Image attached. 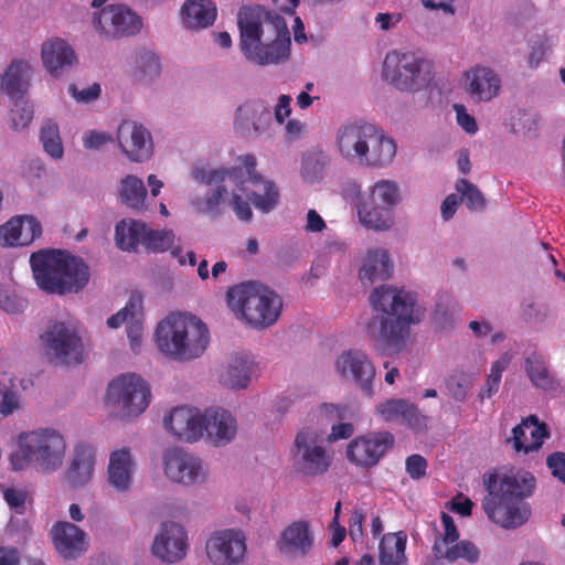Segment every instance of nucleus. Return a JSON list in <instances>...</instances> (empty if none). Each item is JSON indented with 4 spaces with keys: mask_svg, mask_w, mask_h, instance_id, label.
Returning <instances> with one entry per match:
<instances>
[{
    "mask_svg": "<svg viewBox=\"0 0 565 565\" xmlns=\"http://www.w3.org/2000/svg\"><path fill=\"white\" fill-rule=\"evenodd\" d=\"M239 46L258 65L279 64L289 58L290 33L280 14L262 6H246L237 14Z\"/></svg>",
    "mask_w": 565,
    "mask_h": 565,
    "instance_id": "f257e3e1",
    "label": "nucleus"
},
{
    "mask_svg": "<svg viewBox=\"0 0 565 565\" xmlns=\"http://www.w3.org/2000/svg\"><path fill=\"white\" fill-rule=\"evenodd\" d=\"M488 494L482 508L493 523L503 529H515L524 524L531 514L525 499L532 495L535 478L527 471L491 473L483 480Z\"/></svg>",
    "mask_w": 565,
    "mask_h": 565,
    "instance_id": "f03ea898",
    "label": "nucleus"
},
{
    "mask_svg": "<svg viewBox=\"0 0 565 565\" xmlns=\"http://www.w3.org/2000/svg\"><path fill=\"white\" fill-rule=\"evenodd\" d=\"M370 301L381 312L370 322V331L386 348L399 349L404 344L409 324L419 321L415 315V296L404 289L380 286L371 292Z\"/></svg>",
    "mask_w": 565,
    "mask_h": 565,
    "instance_id": "7ed1b4c3",
    "label": "nucleus"
},
{
    "mask_svg": "<svg viewBox=\"0 0 565 565\" xmlns=\"http://www.w3.org/2000/svg\"><path fill=\"white\" fill-rule=\"evenodd\" d=\"M30 265L38 286L50 294L77 292L89 280V269L84 260L65 250L33 253Z\"/></svg>",
    "mask_w": 565,
    "mask_h": 565,
    "instance_id": "20e7f679",
    "label": "nucleus"
},
{
    "mask_svg": "<svg viewBox=\"0 0 565 565\" xmlns=\"http://www.w3.org/2000/svg\"><path fill=\"white\" fill-rule=\"evenodd\" d=\"M154 340L164 355L175 361H190L203 354L210 335L199 318L190 313L172 312L156 329Z\"/></svg>",
    "mask_w": 565,
    "mask_h": 565,
    "instance_id": "39448f33",
    "label": "nucleus"
},
{
    "mask_svg": "<svg viewBox=\"0 0 565 565\" xmlns=\"http://www.w3.org/2000/svg\"><path fill=\"white\" fill-rule=\"evenodd\" d=\"M65 452V438L54 428L22 431L17 437V448L10 454V466L13 471L33 467L49 473L62 467Z\"/></svg>",
    "mask_w": 565,
    "mask_h": 565,
    "instance_id": "423d86ee",
    "label": "nucleus"
},
{
    "mask_svg": "<svg viewBox=\"0 0 565 565\" xmlns=\"http://www.w3.org/2000/svg\"><path fill=\"white\" fill-rule=\"evenodd\" d=\"M243 167L218 170L194 171V177L206 184L232 180L243 193L252 201L254 206L263 213H269L278 204L279 191L273 181L265 180L256 172V158L252 154L241 157Z\"/></svg>",
    "mask_w": 565,
    "mask_h": 565,
    "instance_id": "0eeeda50",
    "label": "nucleus"
},
{
    "mask_svg": "<svg viewBox=\"0 0 565 565\" xmlns=\"http://www.w3.org/2000/svg\"><path fill=\"white\" fill-rule=\"evenodd\" d=\"M227 306L254 328L274 324L281 311L280 297L268 287L247 281L231 287L226 292Z\"/></svg>",
    "mask_w": 565,
    "mask_h": 565,
    "instance_id": "6e6552de",
    "label": "nucleus"
},
{
    "mask_svg": "<svg viewBox=\"0 0 565 565\" xmlns=\"http://www.w3.org/2000/svg\"><path fill=\"white\" fill-rule=\"evenodd\" d=\"M382 72L396 89L417 92L430 82L431 63L415 52L393 50L386 54Z\"/></svg>",
    "mask_w": 565,
    "mask_h": 565,
    "instance_id": "1a4fd4ad",
    "label": "nucleus"
},
{
    "mask_svg": "<svg viewBox=\"0 0 565 565\" xmlns=\"http://www.w3.org/2000/svg\"><path fill=\"white\" fill-rule=\"evenodd\" d=\"M151 393L147 382L137 374H122L107 388V402L121 412L122 417L138 416L150 404Z\"/></svg>",
    "mask_w": 565,
    "mask_h": 565,
    "instance_id": "9d476101",
    "label": "nucleus"
},
{
    "mask_svg": "<svg viewBox=\"0 0 565 565\" xmlns=\"http://www.w3.org/2000/svg\"><path fill=\"white\" fill-rule=\"evenodd\" d=\"M291 458L296 471L306 477L326 473L332 462V457L320 444L318 433L310 428H302L296 435Z\"/></svg>",
    "mask_w": 565,
    "mask_h": 565,
    "instance_id": "9b49d317",
    "label": "nucleus"
},
{
    "mask_svg": "<svg viewBox=\"0 0 565 565\" xmlns=\"http://www.w3.org/2000/svg\"><path fill=\"white\" fill-rule=\"evenodd\" d=\"M49 356L56 364L74 365L83 362L82 340L73 328L64 322H54L41 335Z\"/></svg>",
    "mask_w": 565,
    "mask_h": 565,
    "instance_id": "f8f14e48",
    "label": "nucleus"
},
{
    "mask_svg": "<svg viewBox=\"0 0 565 565\" xmlns=\"http://www.w3.org/2000/svg\"><path fill=\"white\" fill-rule=\"evenodd\" d=\"M394 435L387 430L369 433L350 441L347 457L358 467L371 468L394 446Z\"/></svg>",
    "mask_w": 565,
    "mask_h": 565,
    "instance_id": "ddd939ff",
    "label": "nucleus"
},
{
    "mask_svg": "<svg viewBox=\"0 0 565 565\" xmlns=\"http://www.w3.org/2000/svg\"><path fill=\"white\" fill-rule=\"evenodd\" d=\"M95 29L106 39L134 35L141 28L140 18L125 6L104 8L93 20Z\"/></svg>",
    "mask_w": 565,
    "mask_h": 565,
    "instance_id": "4468645a",
    "label": "nucleus"
},
{
    "mask_svg": "<svg viewBox=\"0 0 565 565\" xmlns=\"http://www.w3.org/2000/svg\"><path fill=\"white\" fill-rule=\"evenodd\" d=\"M205 548L213 565H238L246 552L245 536L241 531H218L210 536Z\"/></svg>",
    "mask_w": 565,
    "mask_h": 565,
    "instance_id": "2eb2a0df",
    "label": "nucleus"
},
{
    "mask_svg": "<svg viewBox=\"0 0 565 565\" xmlns=\"http://www.w3.org/2000/svg\"><path fill=\"white\" fill-rule=\"evenodd\" d=\"M188 546V535L183 526L168 521L161 524L151 550L161 561L173 564L185 557Z\"/></svg>",
    "mask_w": 565,
    "mask_h": 565,
    "instance_id": "dca6fc26",
    "label": "nucleus"
},
{
    "mask_svg": "<svg viewBox=\"0 0 565 565\" xmlns=\"http://www.w3.org/2000/svg\"><path fill=\"white\" fill-rule=\"evenodd\" d=\"M163 461L166 476L174 482L190 486L205 480L202 461L180 448L167 450Z\"/></svg>",
    "mask_w": 565,
    "mask_h": 565,
    "instance_id": "f3484780",
    "label": "nucleus"
},
{
    "mask_svg": "<svg viewBox=\"0 0 565 565\" xmlns=\"http://www.w3.org/2000/svg\"><path fill=\"white\" fill-rule=\"evenodd\" d=\"M335 367L342 377L353 380L367 396H373L375 366L366 353L356 349L343 352Z\"/></svg>",
    "mask_w": 565,
    "mask_h": 565,
    "instance_id": "a211bd4d",
    "label": "nucleus"
},
{
    "mask_svg": "<svg viewBox=\"0 0 565 565\" xmlns=\"http://www.w3.org/2000/svg\"><path fill=\"white\" fill-rule=\"evenodd\" d=\"M375 414L386 423L405 424L415 433H423L428 428V417L419 411L417 405L404 398H388L377 404Z\"/></svg>",
    "mask_w": 565,
    "mask_h": 565,
    "instance_id": "6ab92c4d",
    "label": "nucleus"
},
{
    "mask_svg": "<svg viewBox=\"0 0 565 565\" xmlns=\"http://www.w3.org/2000/svg\"><path fill=\"white\" fill-rule=\"evenodd\" d=\"M117 139L120 149L131 161L141 162L152 154L151 135L147 128L136 121H122L117 131Z\"/></svg>",
    "mask_w": 565,
    "mask_h": 565,
    "instance_id": "aec40b11",
    "label": "nucleus"
},
{
    "mask_svg": "<svg viewBox=\"0 0 565 565\" xmlns=\"http://www.w3.org/2000/svg\"><path fill=\"white\" fill-rule=\"evenodd\" d=\"M375 137V126L367 122L343 125L337 136L340 153L347 159H359L367 152V141Z\"/></svg>",
    "mask_w": 565,
    "mask_h": 565,
    "instance_id": "412c9836",
    "label": "nucleus"
},
{
    "mask_svg": "<svg viewBox=\"0 0 565 565\" xmlns=\"http://www.w3.org/2000/svg\"><path fill=\"white\" fill-rule=\"evenodd\" d=\"M163 423L166 429L181 440L194 443L203 436V414L198 408L175 407Z\"/></svg>",
    "mask_w": 565,
    "mask_h": 565,
    "instance_id": "4be33fe9",
    "label": "nucleus"
},
{
    "mask_svg": "<svg viewBox=\"0 0 565 565\" xmlns=\"http://www.w3.org/2000/svg\"><path fill=\"white\" fill-rule=\"evenodd\" d=\"M143 306L142 297L140 294H132L126 303L117 313L107 319L109 328H119L126 324L127 334L130 340V345L136 351L141 343L143 332Z\"/></svg>",
    "mask_w": 565,
    "mask_h": 565,
    "instance_id": "5701e85b",
    "label": "nucleus"
},
{
    "mask_svg": "<svg viewBox=\"0 0 565 565\" xmlns=\"http://www.w3.org/2000/svg\"><path fill=\"white\" fill-rule=\"evenodd\" d=\"M466 90L475 102H489L501 87L499 75L486 66H476L465 73Z\"/></svg>",
    "mask_w": 565,
    "mask_h": 565,
    "instance_id": "b1692460",
    "label": "nucleus"
},
{
    "mask_svg": "<svg viewBox=\"0 0 565 565\" xmlns=\"http://www.w3.org/2000/svg\"><path fill=\"white\" fill-rule=\"evenodd\" d=\"M203 434L214 446L230 443L236 435V420L232 414L223 408H209L203 414Z\"/></svg>",
    "mask_w": 565,
    "mask_h": 565,
    "instance_id": "393cba45",
    "label": "nucleus"
},
{
    "mask_svg": "<svg viewBox=\"0 0 565 565\" xmlns=\"http://www.w3.org/2000/svg\"><path fill=\"white\" fill-rule=\"evenodd\" d=\"M550 436L545 423H540L535 415H530L512 429V443L515 451L527 454L541 448Z\"/></svg>",
    "mask_w": 565,
    "mask_h": 565,
    "instance_id": "a878e982",
    "label": "nucleus"
},
{
    "mask_svg": "<svg viewBox=\"0 0 565 565\" xmlns=\"http://www.w3.org/2000/svg\"><path fill=\"white\" fill-rule=\"evenodd\" d=\"M51 533L56 551L64 558H76L86 551V534L77 525L61 521L53 525Z\"/></svg>",
    "mask_w": 565,
    "mask_h": 565,
    "instance_id": "bb28decb",
    "label": "nucleus"
},
{
    "mask_svg": "<svg viewBox=\"0 0 565 565\" xmlns=\"http://www.w3.org/2000/svg\"><path fill=\"white\" fill-rule=\"evenodd\" d=\"M95 467V450L86 443H78L74 457L66 471V479L72 487L85 486L93 476Z\"/></svg>",
    "mask_w": 565,
    "mask_h": 565,
    "instance_id": "cd10ccee",
    "label": "nucleus"
},
{
    "mask_svg": "<svg viewBox=\"0 0 565 565\" xmlns=\"http://www.w3.org/2000/svg\"><path fill=\"white\" fill-rule=\"evenodd\" d=\"M135 461L128 448L113 451L109 456L108 481L118 491H127L132 481Z\"/></svg>",
    "mask_w": 565,
    "mask_h": 565,
    "instance_id": "c85d7f7f",
    "label": "nucleus"
},
{
    "mask_svg": "<svg viewBox=\"0 0 565 565\" xmlns=\"http://www.w3.org/2000/svg\"><path fill=\"white\" fill-rule=\"evenodd\" d=\"M313 545V536L306 521H296L287 526L278 542L280 552L306 555Z\"/></svg>",
    "mask_w": 565,
    "mask_h": 565,
    "instance_id": "c756f323",
    "label": "nucleus"
},
{
    "mask_svg": "<svg viewBox=\"0 0 565 565\" xmlns=\"http://www.w3.org/2000/svg\"><path fill=\"white\" fill-rule=\"evenodd\" d=\"M42 60L47 71L58 77L75 60L73 49L61 39L47 41L42 47Z\"/></svg>",
    "mask_w": 565,
    "mask_h": 565,
    "instance_id": "7c9ffc66",
    "label": "nucleus"
},
{
    "mask_svg": "<svg viewBox=\"0 0 565 565\" xmlns=\"http://www.w3.org/2000/svg\"><path fill=\"white\" fill-rule=\"evenodd\" d=\"M31 65L25 61H12L1 78V89L13 100L23 98L29 87Z\"/></svg>",
    "mask_w": 565,
    "mask_h": 565,
    "instance_id": "2f4dec72",
    "label": "nucleus"
},
{
    "mask_svg": "<svg viewBox=\"0 0 565 565\" xmlns=\"http://www.w3.org/2000/svg\"><path fill=\"white\" fill-rule=\"evenodd\" d=\"M181 13L186 28L205 29L216 19V6L211 0H186Z\"/></svg>",
    "mask_w": 565,
    "mask_h": 565,
    "instance_id": "473e14b6",
    "label": "nucleus"
},
{
    "mask_svg": "<svg viewBox=\"0 0 565 565\" xmlns=\"http://www.w3.org/2000/svg\"><path fill=\"white\" fill-rule=\"evenodd\" d=\"M392 267L388 253L385 249L370 250L360 269V280L364 286L386 280L391 277Z\"/></svg>",
    "mask_w": 565,
    "mask_h": 565,
    "instance_id": "72a5a7b5",
    "label": "nucleus"
},
{
    "mask_svg": "<svg viewBox=\"0 0 565 565\" xmlns=\"http://www.w3.org/2000/svg\"><path fill=\"white\" fill-rule=\"evenodd\" d=\"M406 542L407 535L403 531L384 534L379 544L380 565H404L407 562Z\"/></svg>",
    "mask_w": 565,
    "mask_h": 565,
    "instance_id": "f704fd0d",
    "label": "nucleus"
},
{
    "mask_svg": "<svg viewBox=\"0 0 565 565\" xmlns=\"http://www.w3.org/2000/svg\"><path fill=\"white\" fill-rule=\"evenodd\" d=\"M270 120V110L257 103L246 102L241 105L235 115V128L249 130V122L256 134L265 129V124Z\"/></svg>",
    "mask_w": 565,
    "mask_h": 565,
    "instance_id": "c9c22d12",
    "label": "nucleus"
},
{
    "mask_svg": "<svg viewBox=\"0 0 565 565\" xmlns=\"http://www.w3.org/2000/svg\"><path fill=\"white\" fill-rule=\"evenodd\" d=\"M367 141V152L362 156V162L369 166H384L396 153L394 140L384 135L383 130L375 126V137Z\"/></svg>",
    "mask_w": 565,
    "mask_h": 565,
    "instance_id": "e433bc0d",
    "label": "nucleus"
},
{
    "mask_svg": "<svg viewBox=\"0 0 565 565\" xmlns=\"http://www.w3.org/2000/svg\"><path fill=\"white\" fill-rule=\"evenodd\" d=\"M433 553L437 559H445L448 563L463 559L469 564H475L480 558V551L477 545L467 540L457 541L447 548H444L440 545L439 540H435L433 545Z\"/></svg>",
    "mask_w": 565,
    "mask_h": 565,
    "instance_id": "4c0bfd02",
    "label": "nucleus"
},
{
    "mask_svg": "<svg viewBox=\"0 0 565 565\" xmlns=\"http://www.w3.org/2000/svg\"><path fill=\"white\" fill-rule=\"evenodd\" d=\"M253 361L248 356L235 355L231 359L221 382L231 388H245L250 382Z\"/></svg>",
    "mask_w": 565,
    "mask_h": 565,
    "instance_id": "58836bf2",
    "label": "nucleus"
},
{
    "mask_svg": "<svg viewBox=\"0 0 565 565\" xmlns=\"http://www.w3.org/2000/svg\"><path fill=\"white\" fill-rule=\"evenodd\" d=\"M147 225L135 220H122L115 227V242L125 252H135L143 243Z\"/></svg>",
    "mask_w": 565,
    "mask_h": 565,
    "instance_id": "ea45409f",
    "label": "nucleus"
},
{
    "mask_svg": "<svg viewBox=\"0 0 565 565\" xmlns=\"http://www.w3.org/2000/svg\"><path fill=\"white\" fill-rule=\"evenodd\" d=\"M525 372L531 383L544 391H555L558 382L546 366L542 355L533 352L525 359Z\"/></svg>",
    "mask_w": 565,
    "mask_h": 565,
    "instance_id": "a19ab883",
    "label": "nucleus"
},
{
    "mask_svg": "<svg viewBox=\"0 0 565 565\" xmlns=\"http://www.w3.org/2000/svg\"><path fill=\"white\" fill-rule=\"evenodd\" d=\"M360 221L369 228L376 231H384L391 227L393 220L391 216V209L366 201L359 207Z\"/></svg>",
    "mask_w": 565,
    "mask_h": 565,
    "instance_id": "79ce46f5",
    "label": "nucleus"
},
{
    "mask_svg": "<svg viewBox=\"0 0 565 565\" xmlns=\"http://www.w3.org/2000/svg\"><path fill=\"white\" fill-rule=\"evenodd\" d=\"M147 195L146 186L142 180L134 175H127L121 181L120 199L129 207L141 210L145 207Z\"/></svg>",
    "mask_w": 565,
    "mask_h": 565,
    "instance_id": "37998d69",
    "label": "nucleus"
},
{
    "mask_svg": "<svg viewBox=\"0 0 565 565\" xmlns=\"http://www.w3.org/2000/svg\"><path fill=\"white\" fill-rule=\"evenodd\" d=\"M174 238V233L171 230H151L147 227L142 245L147 250L162 253L172 247Z\"/></svg>",
    "mask_w": 565,
    "mask_h": 565,
    "instance_id": "c03bdc74",
    "label": "nucleus"
},
{
    "mask_svg": "<svg viewBox=\"0 0 565 565\" xmlns=\"http://www.w3.org/2000/svg\"><path fill=\"white\" fill-rule=\"evenodd\" d=\"M40 140L47 154L54 159L62 158L63 146L56 124L51 120L45 122L41 128Z\"/></svg>",
    "mask_w": 565,
    "mask_h": 565,
    "instance_id": "a18cd8bd",
    "label": "nucleus"
},
{
    "mask_svg": "<svg viewBox=\"0 0 565 565\" xmlns=\"http://www.w3.org/2000/svg\"><path fill=\"white\" fill-rule=\"evenodd\" d=\"M398 200V188L395 182L381 180L373 186L371 201L391 209Z\"/></svg>",
    "mask_w": 565,
    "mask_h": 565,
    "instance_id": "49530a36",
    "label": "nucleus"
},
{
    "mask_svg": "<svg viewBox=\"0 0 565 565\" xmlns=\"http://www.w3.org/2000/svg\"><path fill=\"white\" fill-rule=\"evenodd\" d=\"M456 189L469 210L481 211L486 207V199L479 189L466 179H460Z\"/></svg>",
    "mask_w": 565,
    "mask_h": 565,
    "instance_id": "de8ad7c7",
    "label": "nucleus"
},
{
    "mask_svg": "<svg viewBox=\"0 0 565 565\" xmlns=\"http://www.w3.org/2000/svg\"><path fill=\"white\" fill-rule=\"evenodd\" d=\"M22 222L20 216H14L4 225L0 226V245L2 246H25L21 237Z\"/></svg>",
    "mask_w": 565,
    "mask_h": 565,
    "instance_id": "09e8293b",
    "label": "nucleus"
},
{
    "mask_svg": "<svg viewBox=\"0 0 565 565\" xmlns=\"http://www.w3.org/2000/svg\"><path fill=\"white\" fill-rule=\"evenodd\" d=\"M33 118V108L29 102L23 98L14 100L11 109V122L14 130H21L29 126Z\"/></svg>",
    "mask_w": 565,
    "mask_h": 565,
    "instance_id": "8fccbe9b",
    "label": "nucleus"
},
{
    "mask_svg": "<svg viewBox=\"0 0 565 565\" xmlns=\"http://www.w3.org/2000/svg\"><path fill=\"white\" fill-rule=\"evenodd\" d=\"M0 488L3 492V499L9 508L14 511L17 514L24 513L25 503L29 500V492L22 488L8 487L3 488L0 484Z\"/></svg>",
    "mask_w": 565,
    "mask_h": 565,
    "instance_id": "3c124183",
    "label": "nucleus"
},
{
    "mask_svg": "<svg viewBox=\"0 0 565 565\" xmlns=\"http://www.w3.org/2000/svg\"><path fill=\"white\" fill-rule=\"evenodd\" d=\"M470 386V377L465 373L451 374L446 381L447 391L452 396V398L459 402L466 398Z\"/></svg>",
    "mask_w": 565,
    "mask_h": 565,
    "instance_id": "603ef678",
    "label": "nucleus"
},
{
    "mask_svg": "<svg viewBox=\"0 0 565 565\" xmlns=\"http://www.w3.org/2000/svg\"><path fill=\"white\" fill-rule=\"evenodd\" d=\"M226 194V186L218 185L209 196L203 200L199 209L212 216H218L221 214L220 205Z\"/></svg>",
    "mask_w": 565,
    "mask_h": 565,
    "instance_id": "864d4df0",
    "label": "nucleus"
},
{
    "mask_svg": "<svg viewBox=\"0 0 565 565\" xmlns=\"http://www.w3.org/2000/svg\"><path fill=\"white\" fill-rule=\"evenodd\" d=\"M20 221L22 222L21 237L25 245L31 244L35 238L42 234V226L40 222L31 215H21Z\"/></svg>",
    "mask_w": 565,
    "mask_h": 565,
    "instance_id": "5fc2aeb1",
    "label": "nucleus"
},
{
    "mask_svg": "<svg viewBox=\"0 0 565 565\" xmlns=\"http://www.w3.org/2000/svg\"><path fill=\"white\" fill-rule=\"evenodd\" d=\"M19 397L14 391L0 384V416L7 417L19 408Z\"/></svg>",
    "mask_w": 565,
    "mask_h": 565,
    "instance_id": "6e6d98bb",
    "label": "nucleus"
},
{
    "mask_svg": "<svg viewBox=\"0 0 565 565\" xmlns=\"http://www.w3.org/2000/svg\"><path fill=\"white\" fill-rule=\"evenodd\" d=\"M440 519L444 526V535L437 540L440 541V545L444 547V545L448 546L457 542L459 539V532L451 515L446 512H441Z\"/></svg>",
    "mask_w": 565,
    "mask_h": 565,
    "instance_id": "4d7b16f0",
    "label": "nucleus"
},
{
    "mask_svg": "<svg viewBox=\"0 0 565 565\" xmlns=\"http://www.w3.org/2000/svg\"><path fill=\"white\" fill-rule=\"evenodd\" d=\"M405 469L412 479L418 480L426 476L427 461L420 455H411L406 459Z\"/></svg>",
    "mask_w": 565,
    "mask_h": 565,
    "instance_id": "13d9d810",
    "label": "nucleus"
},
{
    "mask_svg": "<svg viewBox=\"0 0 565 565\" xmlns=\"http://www.w3.org/2000/svg\"><path fill=\"white\" fill-rule=\"evenodd\" d=\"M365 513L361 509H354L349 519V534L350 537L356 542L363 537V524L365 521Z\"/></svg>",
    "mask_w": 565,
    "mask_h": 565,
    "instance_id": "bf43d9fd",
    "label": "nucleus"
},
{
    "mask_svg": "<svg viewBox=\"0 0 565 565\" xmlns=\"http://www.w3.org/2000/svg\"><path fill=\"white\" fill-rule=\"evenodd\" d=\"M546 465L553 477L565 484V452L556 451L551 454L546 459Z\"/></svg>",
    "mask_w": 565,
    "mask_h": 565,
    "instance_id": "052dcab7",
    "label": "nucleus"
},
{
    "mask_svg": "<svg viewBox=\"0 0 565 565\" xmlns=\"http://www.w3.org/2000/svg\"><path fill=\"white\" fill-rule=\"evenodd\" d=\"M230 204L238 220L244 222L250 221L253 216L250 205L239 194L234 193Z\"/></svg>",
    "mask_w": 565,
    "mask_h": 565,
    "instance_id": "680f3d73",
    "label": "nucleus"
},
{
    "mask_svg": "<svg viewBox=\"0 0 565 565\" xmlns=\"http://www.w3.org/2000/svg\"><path fill=\"white\" fill-rule=\"evenodd\" d=\"M68 92L77 102L89 103L99 96L100 86L99 84L95 83L85 89L78 90L74 84H71L68 87Z\"/></svg>",
    "mask_w": 565,
    "mask_h": 565,
    "instance_id": "e2e57ef3",
    "label": "nucleus"
},
{
    "mask_svg": "<svg viewBox=\"0 0 565 565\" xmlns=\"http://www.w3.org/2000/svg\"><path fill=\"white\" fill-rule=\"evenodd\" d=\"M548 49L550 45L547 39H541L540 41L535 42L529 55V65L531 67H536L544 58Z\"/></svg>",
    "mask_w": 565,
    "mask_h": 565,
    "instance_id": "0e129e2a",
    "label": "nucleus"
},
{
    "mask_svg": "<svg viewBox=\"0 0 565 565\" xmlns=\"http://www.w3.org/2000/svg\"><path fill=\"white\" fill-rule=\"evenodd\" d=\"M457 113V121L459 126L468 134H475L478 130L477 122L472 116L466 113L462 105L455 106Z\"/></svg>",
    "mask_w": 565,
    "mask_h": 565,
    "instance_id": "69168bd1",
    "label": "nucleus"
},
{
    "mask_svg": "<svg viewBox=\"0 0 565 565\" xmlns=\"http://www.w3.org/2000/svg\"><path fill=\"white\" fill-rule=\"evenodd\" d=\"M291 97L289 95L282 94L278 98V103L275 107V119L278 124L282 125L285 120L289 117L291 113Z\"/></svg>",
    "mask_w": 565,
    "mask_h": 565,
    "instance_id": "338daca9",
    "label": "nucleus"
},
{
    "mask_svg": "<svg viewBox=\"0 0 565 565\" xmlns=\"http://www.w3.org/2000/svg\"><path fill=\"white\" fill-rule=\"evenodd\" d=\"M353 433L354 427L351 423H340L332 426L331 434L329 435L328 439L330 441L348 439L353 435Z\"/></svg>",
    "mask_w": 565,
    "mask_h": 565,
    "instance_id": "774afa93",
    "label": "nucleus"
}]
</instances>
